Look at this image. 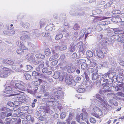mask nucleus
Wrapping results in <instances>:
<instances>
[{
  "instance_id": "nucleus-60",
  "label": "nucleus",
  "mask_w": 124,
  "mask_h": 124,
  "mask_svg": "<svg viewBox=\"0 0 124 124\" xmlns=\"http://www.w3.org/2000/svg\"><path fill=\"white\" fill-rule=\"evenodd\" d=\"M96 97L99 100H101L102 99L101 95L99 94H96Z\"/></svg>"
},
{
  "instance_id": "nucleus-24",
  "label": "nucleus",
  "mask_w": 124,
  "mask_h": 124,
  "mask_svg": "<svg viewBox=\"0 0 124 124\" xmlns=\"http://www.w3.org/2000/svg\"><path fill=\"white\" fill-rule=\"evenodd\" d=\"M118 41L119 42H121V43L124 42V35H122L119 37L118 39Z\"/></svg>"
},
{
  "instance_id": "nucleus-61",
  "label": "nucleus",
  "mask_w": 124,
  "mask_h": 124,
  "mask_svg": "<svg viewBox=\"0 0 124 124\" xmlns=\"http://www.w3.org/2000/svg\"><path fill=\"white\" fill-rule=\"evenodd\" d=\"M65 57V55L64 54H62L60 56V59H61V60L63 61L64 60Z\"/></svg>"
},
{
  "instance_id": "nucleus-16",
  "label": "nucleus",
  "mask_w": 124,
  "mask_h": 124,
  "mask_svg": "<svg viewBox=\"0 0 124 124\" xmlns=\"http://www.w3.org/2000/svg\"><path fill=\"white\" fill-rule=\"evenodd\" d=\"M8 73L6 71H2L0 74V77L2 78H6L7 77Z\"/></svg>"
},
{
  "instance_id": "nucleus-59",
  "label": "nucleus",
  "mask_w": 124,
  "mask_h": 124,
  "mask_svg": "<svg viewBox=\"0 0 124 124\" xmlns=\"http://www.w3.org/2000/svg\"><path fill=\"white\" fill-rule=\"evenodd\" d=\"M2 69L3 70L6 71H9L10 70V69L9 68L6 67H4L2 68Z\"/></svg>"
},
{
  "instance_id": "nucleus-54",
  "label": "nucleus",
  "mask_w": 124,
  "mask_h": 124,
  "mask_svg": "<svg viewBox=\"0 0 124 124\" xmlns=\"http://www.w3.org/2000/svg\"><path fill=\"white\" fill-rule=\"evenodd\" d=\"M86 31V29H82L81 31V32L83 34L82 37H83Z\"/></svg>"
},
{
  "instance_id": "nucleus-27",
  "label": "nucleus",
  "mask_w": 124,
  "mask_h": 124,
  "mask_svg": "<svg viewBox=\"0 0 124 124\" xmlns=\"http://www.w3.org/2000/svg\"><path fill=\"white\" fill-rule=\"evenodd\" d=\"M43 109L46 113H48L50 112V109L49 107L46 106L44 107Z\"/></svg>"
},
{
  "instance_id": "nucleus-12",
  "label": "nucleus",
  "mask_w": 124,
  "mask_h": 124,
  "mask_svg": "<svg viewBox=\"0 0 124 124\" xmlns=\"http://www.w3.org/2000/svg\"><path fill=\"white\" fill-rule=\"evenodd\" d=\"M67 70L69 73H72L75 71V68L73 66H69L68 67Z\"/></svg>"
},
{
  "instance_id": "nucleus-42",
  "label": "nucleus",
  "mask_w": 124,
  "mask_h": 124,
  "mask_svg": "<svg viewBox=\"0 0 124 124\" xmlns=\"http://www.w3.org/2000/svg\"><path fill=\"white\" fill-rule=\"evenodd\" d=\"M0 117L2 119H3L6 117V114L4 112H1L0 114Z\"/></svg>"
},
{
  "instance_id": "nucleus-26",
  "label": "nucleus",
  "mask_w": 124,
  "mask_h": 124,
  "mask_svg": "<svg viewBox=\"0 0 124 124\" xmlns=\"http://www.w3.org/2000/svg\"><path fill=\"white\" fill-rule=\"evenodd\" d=\"M59 51H61V49L60 46H56L54 47V49L52 50V51H54V52H57Z\"/></svg>"
},
{
  "instance_id": "nucleus-62",
  "label": "nucleus",
  "mask_w": 124,
  "mask_h": 124,
  "mask_svg": "<svg viewBox=\"0 0 124 124\" xmlns=\"http://www.w3.org/2000/svg\"><path fill=\"white\" fill-rule=\"evenodd\" d=\"M65 117V114L63 113H62L60 114V117L62 119L63 118H64Z\"/></svg>"
},
{
  "instance_id": "nucleus-2",
  "label": "nucleus",
  "mask_w": 124,
  "mask_h": 124,
  "mask_svg": "<svg viewBox=\"0 0 124 124\" xmlns=\"http://www.w3.org/2000/svg\"><path fill=\"white\" fill-rule=\"evenodd\" d=\"M108 49L107 47L105 46H102L96 50L97 55L98 57L101 58H103L105 54L107 53V50Z\"/></svg>"
},
{
  "instance_id": "nucleus-4",
  "label": "nucleus",
  "mask_w": 124,
  "mask_h": 124,
  "mask_svg": "<svg viewBox=\"0 0 124 124\" xmlns=\"http://www.w3.org/2000/svg\"><path fill=\"white\" fill-rule=\"evenodd\" d=\"M87 70L89 72H91L92 73V78L93 80H96L98 77L99 75L97 73V69L88 68Z\"/></svg>"
},
{
  "instance_id": "nucleus-32",
  "label": "nucleus",
  "mask_w": 124,
  "mask_h": 124,
  "mask_svg": "<svg viewBox=\"0 0 124 124\" xmlns=\"http://www.w3.org/2000/svg\"><path fill=\"white\" fill-rule=\"evenodd\" d=\"M45 30L48 31H51L52 30V28L51 25H47L45 28Z\"/></svg>"
},
{
  "instance_id": "nucleus-44",
  "label": "nucleus",
  "mask_w": 124,
  "mask_h": 124,
  "mask_svg": "<svg viewBox=\"0 0 124 124\" xmlns=\"http://www.w3.org/2000/svg\"><path fill=\"white\" fill-rule=\"evenodd\" d=\"M21 120L18 117L16 118V120L15 124H20Z\"/></svg>"
},
{
  "instance_id": "nucleus-30",
  "label": "nucleus",
  "mask_w": 124,
  "mask_h": 124,
  "mask_svg": "<svg viewBox=\"0 0 124 124\" xmlns=\"http://www.w3.org/2000/svg\"><path fill=\"white\" fill-rule=\"evenodd\" d=\"M63 36V35L62 34H59L56 36L55 39L56 40L61 39L62 37Z\"/></svg>"
},
{
  "instance_id": "nucleus-28",
  "label": "nucleus",
  "mask_w": 124,
  "mask_h": 124,
  "mask_svg": "<svg viewBox=\"0 0 124 124\" xmlns=\"http://www.w3.org/2000/svg\"><path fill=\"white\" fill-rule=\"evenodd\" d=\"M109 23V22L108 21H102L99 23L98 24L100 25H107Z\"/></svg>"
},
{
  "instance_id": "nucleus-46",
  "label": "nucleus",
  "mask_w": 124,
  "mask_h": 124,
  "mask_svg": "<svg viewBox=\"0 0 124 124\" xmlns=\"http://www.w3.org/2000/svg\"><path fill=\"white\" fill-rule=\"evenodd\" d=\"M23 26L26 28L27 29L30 26V25L29 23H26L23 24Z\"/></svg>"
},
{
  "instance_id": "nucleus-34",
  "label": "nucleus",
  "mask_w": 124,
  "mask_h": 124,
  "mask_svg": "<svg viewBox=\"0 0 124 124\" xmlns=\"http://www.w3.org/2000/svg\"><path fill=\"white\" fill-rule=\"evenodd\" d=\"M96 66L95 63L94 62H91L89 64V66L88 68H94L95 66Z\"/></svg>"
},
{
  "instance_id": "nucleus-5",
  "label": "nucleus",
  "mask_w": 124,
  "mask_h": 124,
  "mask_svg": "<svg viewBox=\"0 0 124 124\" xmlns=\"http://www.w3.org/2000/svg\"><path fill=\"white\" fill-rule=\"evenodd\" d=\"M43 101L45 102L46 106L49 107L53 106L54 101L50 98H45L43 99Z\"/></svg>"
},
{
  "instance_id": "nucleus-29",
  "label": "nucleus",
  "mask_w": 124,
  "mask_h": 124,
  "mask_svg": "<svg viewBox=\"0 0 124 124\" xmlns=\"http://www.w3.org/2000/svg\"><path fill=\"white\" fill-rule=\"evenodd\" d=\"M88 67V64L86 63H82L81 66V68L83 70L86 69Z\"/></svg>"
},
{
  "instance_id": "nucleus-22",
  "label": "nucleus",
  "mask_w": 124,
  "mask_h": 124,
  "mask_svg": "<svg viewBox=\"0 0 124 124\" xmlns=\"http://www.w3.org/2000/svg\"><path fill=\"white\" fill-rule=\"evenodd\" d=\"M74 116V113L72 112H71L69 113V117L68 118V119L69 120H71L73 119V117Z\"/></svg>"
},
{
  "instance_id": "nucleus-57",
  "label": "nucleus",
  "mask_w": 124,
  "mask_h": 124,
  "mask_svg": "<svg viewBox=\"0 0 124 124\" xmlns=\"http://www.w3.org/2000/svg\"><path fill=\"white\" fill-rule=\"evenodd\" d=\"M32 76H36L38 75V73L36 71H34L32 72Z\"/></svg>"
},
{
  "instance_id": "nucleus-35",
  "label": "nucleus",
  "mask_w": 124,
  "mask_h": 124,
  "mask_svg": "<svg viewBox=\"0 0 124 124\" xmlns=\"http://www.w3.org/2000/svg\"><path fill=\"white\" fill-rule=\"evenodd\" d=\"M80 26L78 24L75 23L74 25L73 28L74 30H78L79 29Z\"/></svg>"
},
{
  "instance_id": "nucleus-3",
  "label": "nucleus",
  "mask_w": 124,
  "mask_h": 124,
  "mask_svg": "<svg viewBox=\"0 0 124 124\" xmlns=\"http://www.w3.org/2000/svg\"><path fill=\"white\" fill-rule=\"evenodd\" d=\"M94 112L92 113V115L96 117L100 118L99 116H101L102 114V112L100 108L97 107H94L93 108Z\"/></svg>"
},
{
  "instance_id": "nucleus-25",
  "label": "nucleus",
  "mask_w": 124,
  "mask_h": 124,
  "mask_svg": "<svg viewBox=\"0 0 124 124\" xmlns=\"http://www.w3.org/2000/svg\"><path fill=\"white\" fill-rule=\"evenodd\" d=\"M53 77L55 79L58 78L60 77V73L58 72H55L53 75Z\"/></svg>"
},
{
  "instance_id": "nucleus-20",
  "label": "nucleus",
  "mask_w": 124,
  "mask_h": 124,
  "mask_svg": "<svg viewBox=\"0 0 124 124\" xmlns=\"http://www.w3.org/2000/svg\"><path fill=\"white\" fill-rule=\"evenodd\" d=\"M40 63L38 66V67L36 69L37 70L40 71V69L43 68L44 66V62L42 61H40Z\"/></svg>"
},
{
  "instance_id": "nucleus-10",
  "label": "nucleus",
  "mask_w": 124,
  "mask_h": 124,
  "mask_svg": "<svg viewBox=\"0 0 124 124\" xmlns=\"http://www.w3.org/2000/svg\"><path fill=\"white\" fill-rule=\"evenodd\" d=\"M2 62L4 64L10 65H13L14 64V63L13 61L8 59L3 60Z\"/></svg>"
},
{
  "instance_id": "nucleus-47",
  "label": "nucleus",
  "mask_w": 124,
  "mask_h": 124,
  "mask_svg": "<svg viewBox=\"0 0 124 124\" xmlns=\"http://www.w3.org/2000/svg\"><path fill=\"white\" fill-rule=\"evenodd\" d=\"M90 121L91 123H94L96 122L95 119L93 117H91L90 118Z\"/></svg>"
},
{
  "instance_id": "nucleus-58",
  "label": "nucleus",
  "mask_w": 124,
  "mask_h": 124,
  "mask_svg": "<svg viewBox=\"0 0 124 124\" xmlns=\"http://www.w3.org/2000/svg\"><path fill=\"white\" fill-rule=\"evenodd\" d=\"M118 79H119V81L118 80V81L120 83L122 82L123 80V78L120 77H119L118 78Z\"/></svg>"
},
{
  "instance_id": "nucleus-43",
  "label": "nucleus",
  "mask_w": 124,
  "mask_h": 124,
  "mask_svg": "<svg viewBox=\"0 0 124 124\" xmlns=\"http://www.w3.org/2000/svg\"><path fill=\"white\" fill-rule=\"evenodd\" d=\"M58 60H56L52 62L51 63V65L53 66H54L56 65L58 62Z\"/></svg>"
},
{
  "instance_id": "nucleus-23",
  "label": "nucleus",
  "mask_w": 124,
  "mask_h": 124,
  "mask_svg": "<svg viewBox=\"0 0 124 124\" xmlns=\"http://www.w3.org/2000/svg\"><path fill=\"white\" fill-rule=\"evenodd\" d=\"M103 86V89L104 91L105 92H107L109 91V87L108 86L106 85L105 84H102Z\"/></svg>"
},
{
  "instance_id": "nucleus-55",
  "label": "nucleus",
  "mask_w": 124,
  "mask_h": 124,
  "mask_svg": "<svg viewBox=\"0 0 124 124\" xmlns=\"http://www.w3.org/2000/svg\"><path fill=\"white\" fill-rule=\"evenodd\" d=\"M84 61H85V60H84L81 59L78 60L77 62L78 63L81 64L83 63L84 62Z\"/></svg>"
},
{
  "instance_id": "nucleus-63",
  "label": "nucleus",
  "mask_w": 124,
  "mask_h": 124,
  "mask_svg": "<svg viewBox=\"0 0 124 124\" xmlns=\"http://www.w3.org/2000/svg\"><path fill=\"white\" fill-rule=\"evenodd\" d=\"M72 57L74 59L76 58L77 57V54L76 53H74L72 55Z\"/></svg>"
},
{
  "instance_id": "nucleus-37",
  "label": "nucleus",
  "mask_w": 124,
  "mask_h": 124,
  "mask_svg": "<svg viewBox=\"0 0 124 124\" xmlns=\"http://www.w3.org/2000/svg\"><path fill=\"white\" fill-rule=\"evenodd\" d=\"M25 78L27 80H29L31 78V75L29 74L26 73L25 74Z\"/></svg>"
},
{
  "instance_id": "nucleus-38",
  "label": "nucleus",
  "mask_w": 124,
  "mask_h": 124,
  "mask_svg": "<svg viewBox=\"0 0 124 124\" xmlns=\"http://www.w3.org/2000/svg\"><path fill=\"white\" fill-rule=\"evenodd\" d=\"M61 51H62L65 50L67 48V46L64 44H61L60 46Z\"/></svg>"
},
{
  "instance_id": "nucleus-19",
  "label": "nucleus",
  "mask_w": 124,
  "mask_h": 124,
  "mask_svg": "<svg viewBox=\"0 0 124 124\" xmlns=\"http://www.w3.org/2000/svg\"><path fill=\"white\" fill-rule=\"evenodd\" d=\"M42 81V80L41 79H39L38 80L34 81L32 82L33 85L35 86H37L39 85L41 82Z\"/></svg>"
},
{
  "instance_id": "nucleus-53",
  "label": "nucleus",
  "mask_w": 124,
  "mask_h": 124,
  "mask_svg": "<svg viewBox=\"0 0 124 124\" xmlns=\"http://www.w3.org/2000/svg\"><path fill=\"white\" fill-rule=\"evenodd\" d=\"M8 104L11 107H13L14 106V103L12 102L9 101L8 103Z\"/></svg>"
},
{
  "instance_id": "nucleus-7",
  "label": "nucleus",
  "mask_w": 124,
  "mask_h": 124,
  "mask_svg": "<svg viewBox=\"0 0 124 124\" xmlns=\"http://www.w3.org/2000/svg\"><path fill=\"white\" fill-rule=\"evenodd\" d=\"M65 81L66 83L68 85H74L76 84V82L74 80H72L70 77L66 78Z\"/></svg>"
},
{
  "instance_id": "nucleus-41",
  "label": "nucleus",
  "mask_w": 124,
  "mask_h": 124,
  "mask_svg": "<svg viewBox=\"0 0 124 124\" xmlns=\"http://www.w3.org/2000/svg\"><path fill=\"white\" fill-rule=\"evenodd\" d=\"M85 89L84 88H78L77 90L78 92L79 93H83L85 92Z\"/></svg>"
},
{
  "instance_id": "nucleus-8",
  "label": "nucleus",
  "mask_w": 124,
  "mask_h": 124,
  "mask_svg": "<svg viewBox=\"0 0 124 124\" xmlns=\"http://www.w3.org/2000/svg\"><path fill=\"white\" fill-rule=\"evenodd\" d=\"M52 52L53 55L49 58V61H51L57 59L59 56L58 54L54 52V51H52Z\"/></svg>"
},
{
  "instance_id": "nucleus-14",
  "label": "nucleus",
  "mask_w": 124,
  "mask_h": 124,
  "mask_svg": "<svg viewBox=\"0 0 124 124\" xmlns=\"http://www.w3.org/2000/svg\"><path fill=\"white\" fill-rule=\"evenodd\" d=\"M15 85L16 89H18L22 90H23L24 89V86L20 84L16 83Z\"/></svg>"
},
{
  "instance_id": "nucleus-6",
  "label": "nucleus",
  "mask_w": 124,
  "mask_h": 124,
  "mask_svg": "<svg viewBox=\"0 0 124 124\" xmlns=\"http://www.w3.org/2000/svg\"><path fill=\"white\" fill-rule=\"evenodd\" d=\"M14 28L13 27L10 29H8V31H3V33L9 35V36H11L14 35L15 33V31L14 30Z\"/></svg>"
},
{
  "instance_id": "nucleus-9",
  "label": "nucleus",
  "mask_w": 124,
  "mask_h": 124,
  "mask_svg": "<svg viewBox=\"0 0 124 124\" xmlns=\"http://www.w3.org/2000/svg\"><path fill=\"white\" fill-rule=\"evenodd\" d=\"M17 45L20 48L24 50H27L28 48L25 47L24 45H23V43H21L20 41H18L16 42Z\"/></svg>"
},
{
  "instance_id": "nucleus-36",
  "label": "nucleus",
  "mask_w": 124,
  "mask_h": 124,
  "mask_svg": "<svg viewBox=\"0 0 124 124\" xmlns=\"http://www.w3.org/2000/svg\"><path fill=\"white\" fill-rule=\"evenodd\" d=\"M23 50V49L21 48V49L17 50L16 51V52L18 54L20 55L24 53V51Z\"/></svg>"
},
{
  "instance_id": "nucleus-21",
  "label": "nucleus",
  "mask_w": 124,
  "mask_h": 124,
  "mask_svg": "<svg viewBox=\"0 0 124 124\" xmlns=\"http://www.w3.org/2000/svg\"><path fill=\"white\" fill-rule=\"evenodd\" d=\"M45 53L47 56H49L51 54V51L49 48H46L45 50Z\"/></svg>"
},
{
  "instance_id": "nucleus-17",
  "label": "nucleus",
  "mask_w": 124,
  "mask_h": 124,
  "mask_svg": "<svg viewBox=\"0 0 124 124\" xmlns=\"http://www.w3.org/2000/svg\"><path fill=\"white\" fill-rule=\"evenodd\" d=\"M114 33L116 34H120L124 33L123 31L119 29H115L114 30Z\"/></svg>"
},
{
  "instance_id": "nucleus-52",
  "label": "nucleus",
  "mask_w": 124,
  "mask_h": 124,
  "mask_svg": "<svg viewBox=\"0 0 124 124\" xmlns=\"http://www.w3.org/2000/svg\"><path fill=\"white\" fill-rule=\"evenodd\" d=\"M40 26L42 27L44 25H45V22L43 20H41L40 22Z\"/></svg>"
},
{
  "instance_id": "nucleus-33",
  "label": "nucleus",
  "mask_w": 124,
  "mask_h": 124,
  "mask_svg": "<svg viewBox=\"0 0 124 124\" xmlns=\"http://www.w3.org/2000/svg\"><path fill=\"white\" fill-rule=\"evenodd\" d=\"M86 54L89 57H91L93 56V52L91 51H87L86 52Z\"/></svg>"
},
{
  "instance_id": "nucleus-45",
  "label": "nucleus",
  "mask_w": 124,
  "mask_h": 124,
  "mask_svg": "<svg viewBox=\"0 0 124 124\" xmlns=\"http://www.w3.org/2000/svg\"><path fill=\"white\" fill-rule=\"evenodd\" d=\"M116 95L117 96H120L121 97H124V94L121 92H118L117 93H116Z\"/></svg>"
},
{
  "instance_id": "nucleus-31",
  "label": "nucleus",
  "mask_w": 124,
  "mask_h": 124,
  "mask_svg": "<svg viewBox=\"0 0 124 124\" xmlns=\"http://www.w3.org/2000/svg\"><path fill=\"white\" fill-rule=\"evenodd\" d=\"M102 29V28L100 26V25L98 24L96 25L95 29L96 31H101Z\"/></svg>"
},
{
  "instance_id": "nucleus-40",
  "label": "nucleus",
  "mask_w": 124,
  "mask_h": 124,
  "mask_svg": "<svg viewBox=\"0 0 124 124\" xmlns=\"http://www.w3.org/2000/svg\"><path fill=\"white\" fill-rule=\"evenodd\" d=\"M114 22H120L122 21L121 18L118 17L114 18Z\"/></svg>"
},
{
  "instance_id": "nucleus-1",
  "label": "nucleus",
  "mask_w": 124,
  "mask_h": 124,
  "mask_svg": "<svg viewBox=\"0 0 124 124\" xmlns=\"http://www.w3.org/2000/svg\"><path fill=\"white\" fill-rule=\"evenodd\" d=\"M82 113H80V115H77L76 117V120L79 123H80L81 122L80 119L82 121H84V119L85 121L87 120L88 118V114L85 109L83 108L82 110Z\"/></svg>"
},
{
  "instance_id": "nucleus-39",
  "label": "nucleus",
  "mask_w": 124,
  "mask_h": 124,
  "mask_svg": "<svg viewBox=\"0 0 124 124\" xmlns=\"http://www.w3.org/2000/svg\"><path fill=\"white\" fill-rule=\"evenodd\" d=\"M118 71L120 75L122 76L124 74V70L119 69L118 70Z\"/></svg>"
},
{
  "instance_id": "nucleus-13",
  "label": "nucleus",
  "mask_w": 124,
  "mask_h": 124,
  "mask_svg": "<svg viewBox=\"0 0 124 124\" xmlns=\"http://www.w3.org/2000/svg\"><path fill=\"white\" fill-rule=\"evenodd\" d=\"M61 94L60 92H55L54 94V97H53L55 100H57L60 98Z\"/></svg>"
},
{
  "instance_id": "nucleus-11",
  "label": "nucleus",
  "mask_w": 124,
  "mask_h": 124,
  "mask_svg": "<svg viewBox=\"0 0 124 124\" xmlns=\"http://www.w3.org/2000/svg\"><path fill=\"white\" fill-rule=\"evenodd\" d=\"M13 91L12 88L10 86H7L5 88L4 93L7 94H10L12 93Z\"/></svg>"
},
{
  "instance_id": "nucleus-51",
  "label": "nucleus",
  "mask_w": 124,
  "mask_h": 124,
  "mask_svg": "<svg viewBox=\"0 0 124 124\" xmlns=\"http://www.w3.org/2000/svg\"><path fill=\"white\" fill-rule=\"evenodd\" d=\"M42 71L44 73H46L48 72V70L47 68H45L42 70Z\"/></svg>"
},
{
  "instance_id": "nucleus-56",
  "label": "nucleus",
  "mask_w": 124,
  "mask_h": 124,
  "mask_svg": "<svg viewBox=\"0 0 124 124\" xmlns=\"http://www.w3.org/2000/svg\"><path fill=\"white\" fill-rule=\"evenodd\" d=\"M111 16H108L107 17L103 16V17L101 19H100V20H104L108 18H111Z\"/></svg>"
},
{
  "instance_id": "nucleus-64",
  "label": "nucleus",
  "mask_w": 124,
  "mask_h": 124,
  "mask_svg": "<svg viewBox=\"0 0 124 124\" xmlns=\"http://www.w3.org/2000/svg\"><path fill=\"white\" fill-rule=\"evenodd\" d=\"M109 103L111 104L114 105V103H113V100H109L108 101Z\"/></svg>"
},
{
  "instance_id": "nucleus-18",
  "label": "nucleus",
  "mask_w": 124,
  "mask_h": 124,
  "mask_svg": "<svg viewBox=\"0 0 124 124\" xmlns=\"http://www.w3.org/2000/svg\"><path fill=\"white\" fill-rule=\"evenodd\" d=\"M78 45L80 46L79 48V50L80 52H83L85 48L83 47V45L82 42H79L78 43Z\"/></svg>"
},
{
  "instance_id": "nucleus-15",
  "label": "nucleus",
  "mask_w": 124,
  "mask_h": 124,
  "mask_svg": "<svg viewBox=\"0 0 124 124\" xmlns=\"http://www.w3.org/2000/svg\"><path fill=\"white\" fill-rule=\"evenodd\" d=\"M29 36L27 34L25 33H23L22 36L20 37V39L23 41H25L27 39L29 38Z\"/></svg>"
},
{
  "instance_id": "nucleus-49",
  "label": "nucleus",
  "mask_w": 124,
  "mask_h": 124,
  "mask_svg": "<svg viewBox=\"0 0 124 124\" xmlns=\"http://www.w3.org/2000/svg\"><path fill=\"white\" fill-rule=\"evenodd\" d=\"M27 69L28 71L31 70L33 69V68L31 65H27Z\"/></svg>"
},
{
  "instance_id": "nucleus-48",
  "label": "nucleus",
  "mask_w": 124,
  "mask_h": 124,
  "mask_svg": "<svg viewBox=\"0 0 124 124\" xmlns=\"http://www.w3.org/2000/svg\"><path fill=\"white\" fill-rule=\"evenodd\" d=\"M84 73L86 80L87 81H89V78L86 72H85Z\"/></svg>"
},
{
  "instance_id": "nucleus-50",
  "label": "nucleus",
  "mask_w": 124,
  "mask_h": 124,
  "mask_svg": "<svg viewBox=\"0 0 124 124\" xmlns=\"http://www.w3.org/2000/svg\"><path fill=\"white\" fill-rule=\"evenodd\" d=\"M111 74H112L109 71L108 72L104 74V75L105 76L107 77L108 76L109 78H111V77H110V75Z\"/></svg>"
}]
</instances>
